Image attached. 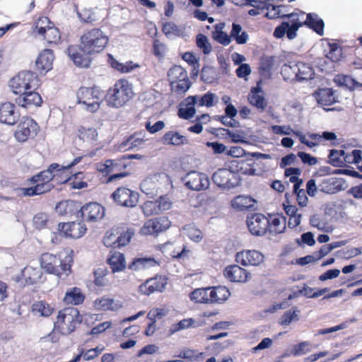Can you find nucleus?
Masks as SVG:
<instances>
[{"instance_id":"f257e3e1","label":"nucleus","mask_w":362,"mask_h":362,"mask_svg":"<svg viewBox=\"0 0 362 362\" xmlns=\"http://www.w3.org/2000/svg\"><path fill=\"white\" fill-rule=\"evenodd\" d=\"M108 42V36L100 28L87 29L81 35L78 45L68 47L67 54L76 66L87 68L91 64L90 57L101 53Z\"/></svg>"},{"instance_id":"f03ea898","label":"nucleus","mask_w":362,"mask_h":362,"mask_svg":"<svg viewBox=\"0 0 362 362\" xmlns=\"http://www.w3.org/2000/svg\"><path fill=\"white\" fill-rule=\"evenodd\" d=\"M57 167V165H49L47 169L30 177L28 179V182L32 186L20 188L21 194L25 197H33L50 192L54 187L52 183L54 175L51 173V170Z\"/></svg>"},{"instance_id":"7ed1b4c3","label":"nucleus","mask_w":362,"mask_h":362,"mask_svg":"<svg viewBox=\"0 0 362 362\" xmlns=\"http://www.w3.org/2000/svg\"><path fill=\"white\" fill-rule=\"evenodd\" d=\"M134 95L132 83L126 78H120L107 90L106 101L109 106L119 108L129 102Z\"/></svg>"},{"instance_id":"20e7f679","label":"nucleus","mask_w":362,"mask_h":362,"mask_svg":"<svg viewBox=\"0 0 362 362\" xmlns=\"http://www.w3.org/2000/svg\"><path fill=\"white\" fill-rule=\"evenodd\" d=\"M140 158L141 156L139 154L124 155L116 159H110L105 160L103 163H99L97 166V170L106 175H109L107 181V182H111L129 175V173L126 171L128 165L127 160L138 159Z\"/></svg>"},{"instance_id":"39448f33","label":"nucleus","mask_w":362,"mask_h":362,"mask_svg":"<svg viewBox=\"0 0 362 362\" xmlns=\"http://www.w3.org/2000/svg\"><path fill=\"white\" fill-rule=\"evenodd\" d=\"M74 251L71 250L62 259L59 257L44 253L40 258V265L42 269L49 274H54L61 277L64 274L67 276L71 272L74 261Z\"/></svg>"},{"instance_id":"423d86ee","label":"nucleus","mask_w":362,"mask_h":362,"mask_svg":"<svg viewBox=\"0 0 362 362\" xmlns=\"http://www.w3.org/2000/svg\"><path fill=\"white\" fill-rule=\"evenodd\" d=\"M305 13L304 11L295 9V11L290 13L287 18L289 22H282L275 28L274 36L276 38H281L286 34L288 39H294L297 36L298 30L303 25H305Z\"/></svg>"},{"instance_id":"0eeeda50","label":"nucleus","mask_w":362,"mask_h":362,"mask_svg":"<svg viewBox=\"0 0 362 362\" xmlns=\"http://www.w3.org/2000/svg\"><path fill=\"white\" fill-rule=\"evenodd\" d=\"M40 79L37 75L31 71H21L11 78L8 86L11 92L18 95L32 88H38Z\"/></svg>"},{"instance_id":"6e6552de","label":"nucleus","mask_w":362,"mask_h":362,"mask_svg":"<svg viewBox=\"0 0 362 362\" xmlns=\"http://www.w3.org/2000/svg\"><path fill=\"white\" fill-rule=\"evenodd\" d=\"M82 321V317L77 308L74 307L65 308L61 310L54 322V327L62 334L68 335L76 329L77 325Z\"/></svg>"},{"instance_id":"1a4fd4ad","label":"nucleus","mask_w":362,"mask_h":362,"mask_svg":"<svg viewBox=\"0 0 362 362\" xmlns=\"http://www.w3.org/2000/svg\"><path fill=\"white\" fill-rule=\"evenodd\" d=\"M103 91L97 86L81 87L76 92L78 103L86 106L90 112H96L100 106Z\"/></svg>"},{"instance_id":"9d476101","label":"nucleus","mask_w":362,"mask_h":362,"mask_svg":"<svg viewBox=\"0 0 362 362\" xmlns=\"http://www.w3.org/2000/svg\"><path fill=\"white\" fill-rule=\"evenodd\" d=\"M168 78L171 91L178 95L185 93L192 84L187 71L179 65H174L169 69Z\"/></svg>"},{"instance_id":"9b49d317","label":"nucleus","mask_w":362,"mask_h":362,"mask_svg":"<svg viewBox=\"0 0 362 362\" xmlns=\"http://www.w3.org/2000/svg\"><path fill=\"white\" fill-rule=\"evenodd\" d=\"M39 130L38 124L32 117L24 116L18 124L14 137L19 142H25L35 136Z\"/></svg>"},{"instance_id":"f8f14e48","label":"nucleus","mask_w":362,"mask_h":362,"mask_svg":"<svg viewBox=\"0 0 362 362\" xmlns=\"http://www.w3.org/2000/svg\"><path fill=\"white\" fill-rule=\"evenodd\" d=\"M118 205L125 207H134L139 202V194L125 187H118L111 195Z\"/></svg>"},{"instance_id":"ddd939ff","label":"nucleus","mask_w":362,"mask_h":362,"mask_svg":"<svg viewBox=\"0 0 362 362\" xmlns=\"http://www.w3.org/2000/svg\"><path fill=\"white\" fill-rule=\"evenodd\" d=\"M105 216V208L98 203L90 202L83 205L77 212V216L82 218V221L97 222Z\"/></svg>"},{"instance_id":"4468645a","label":"nucleus","mask_w":362,"mask_h":362,"mask_svg":"<svg viewBox=\"0 0 362 362\" xmlns=\"http://www.w3.org/2000/svg\"><path fill=\"white\" fill-rule=\"evenodd\" d=\"M182 181L188 189L194 191L205 190L210 184L206 174L194 170L187 173Z\"/></svg>"},{"instance_id":"2eb2a0df","label":"nucleus","mask_w":362,"mask_h":362,"mask_svg":"<svg viewBox=\"0 0 362 362\" xmlns=\"http://www.w3.org/2000/svg\"><path fill=\"white\" fill-rule=\"evenodd\" d=\"M37 90V88H32L18 95L15 99L16 104L25 109L40 107L43 100Z\"/></svg>"},{"instance_id":"dca6fc26","label":"nucleus","mask_w":362,"mask_h":362,"mask_svg":"<svg viewBox=\"0 0 362 362\" xmlns=\"http://www.w3.org/2000/svg\"><path fill=\"white\" fill-rule=\"evenodd\" d=\"M20 112L16 105L11 102L0 104V122L9 126L15 125L20 119Z\"/></svg>"},{"instance_id":"f3484780","label":"nucleus","mask_w":362,"mask_h":362,"mask_svg":"<svg viewBox=\"0 0 362 362\" xmlns=\"http://www.w3.org/2000/svg\"><path fill=\"white\" fill-rule=\"evenodd\" d=\"M145 134L143 132H134L129 136L119 141L117 148L119 151H127L130 150H139L145 143Z\"/></svg>"},{"instance_id":"a211bd4d","label":"nucleus","mask_w":362,"mask_h":362,"mask_svg":"<svg viewBox=\"0 0 362 362\" xmlns=\"http://www.w3.org/2000/svg\"><path fill=\"white\" fill-rule=\"evenodd\" d=\"M81 160V157H77L70 163L62 165L56 163H52L51 165H57V168L51 170V173L54 175V180H55L57 184H66L71 175V172L70 171L71 168L78 163Z\"/></svg>"},{"instance_id":"6ab92c4d","label":"nucleus","mask_w":362,"mask_h":362,"mask_svg":"<svg viewBox=\"0 0 362 362\" xmlns=\"http://www.w3.org/2000/svg\"><path fill=\"white\" fill-rule=\"evenodd\" d=\"M166 284L167 281L165 277L156 276L154 278L147 279L140 285L139 291L141 294L149 296L155 291H163Z\"/></svg>"},{"instance_id":"aec40b11","label":"nucleus","mask_w":362,"mask_h":362,"mask_svg":"<svg viewBox=\"0 0 362 362\" xmlns=\"http://www.w3.org/2000/svg\"><path fill=\"white\" fill-rule=\"evenodd\" d=\"M235 260L243 266H258L264 261V255L257 250H247L238 252Z\"/></svg>"},{"instance_id":"412c9836","label":"nucleus","mask_w":362,"mask_h":362,"mask_svg":"<svg viewBox=\"0 0 362 362\" xmlns=\"http://www.w3.org/2000/svg\"><path fill=\"white\" fill-rule=\"evenodd\" d=\"M225 276L233 282H246L250 278V273L237 264L228 266L224 269Z\"/></svg>"},{"instance_id":"4be33fe9","label":"nucleus","mask_w":362,"mask_h":362,"mask_svg":"<svg viewBox=\"0 0 362 362\" xmlns=\"http://www.w3.org/2000/svg\"><path fill=\"white\" fill-rule=\"evenodd\" d=\"M235 177L233 172L226 168H221L216 170L212 176L214 182L220 187L231 188L234 187L232 178Z\"/></svg>"},{"instance_id":"5701e85b","label":"nucleus","mask_w":362,"mask_h":362,"mask_svg":"<svg viewBox=\"0 0 362 362\" xmlns=\"http://www.w3.org/2000/svg\"><path fill=\"white\" fill-rule=\"evenodd\" d=\"M247 101L250 105L255 107L259 112L265 111L267 102L259 87H253L247 95Z\"/></svg>"},{"instance_id":"b1692460","label":"nucleus","mask_w":362,"mask_h":362,"mask_svg":"<svg viewBox=\"0 0 362 362\" xmlns=\"http://www.w3.org/2000/svg\"><path fill=\"white\" fill-rule=\"evenodd\" d=\"M54 59V52L52 49H44L36 60V69L40 73L47 72L52 69Z\"/></svg>"},{"instance_id":"393cba45","label":"nucleus","mask_w":362,"mask_h":362,"mask_svg":"<svg viewBox=\"0 0 362 362\" xmlns=\"http://www.w3.org/2000/svg\"><path fill=\"white\" fill-rule=\"evenodd\" d=\"M161 142L163 145L166 146H179L187 144L188 139L177 131L170 130L163 134L161 137Z\"/></svg>"},{"instance_id":"a878e982","label":"nucleus","mask_w":362,"mask_h":362,"mask_svg":"<svg viewBox=\"0 0 362 362\" xmlns=\"http://www.w3.org/2000/svg\"><path fill=\"white\" fill-rule=\"evenodd\" d=\"M314 96L317 103L322 107L330 106L337 102L332 88H320L314 93Z\"/></svg>"},{"instance_id":"bb28decb","label":"nucleus","mask_w":362,"mask_h":362,"mask_svg":"<svg viewBox=\"0 0 362 362\" xmlns=\"http://www.w3.org/2000/svg\"><path fill=\"white\" fill-rule=\"evenodd\" d=\"M257 201L250 196L238 195L231 201V206L238 211H243L255 208Z\"/></svg>"},{"instance_id":"cd10ccee","label":"nucleus","mask_w":362,"mask_h":362,"mask_svg":"<svg viewBox=\"0 0 362 362\" xmlns=\"http://www.w3.org/2000/svg\"><path fill=\"white\" fill-rule=\"evenodd\" d=\"M196 100V97L191 95L185 98L183 103L185 107H181L177 112V115L180 118L184 119H189L194 116L196 113V110L194 107V105L197 103Z\"/></svg>"},{"instance_id":"c85d7f7f","label":"nucleus","mask_w":362,"mask_h":362,"mask_svg":"<svg viewBox=\"0 0 362 362\" xmlns=\"http://www.w3.org/2000/svg\"><path fill=\"white\" fill-rule=\"evenodd\" d=\"M304 24L320 36L324 35L325 23L323 20L320 18L317 14L314 13H308Z\"/></svg>"},{"instance_id":"c756f323","label":"nucleus","mask_w":362,"mask_h":362,"mask_svg":"<svg viewBox=\"0 0 362 362\" xmlns=\"http://www.w3.org/2000/svg\"><path fill=\"white\" fill-rule=\"evenodd\" d=\"M107 62L112 69L122 74L129 73L139 67L138 64L134 63L132 61H128L125 63H120L112 54H108Z\"/></svg>"},{"instance_id":"7c9ffc66","label":"nucleus","mask_w":362,"mask_h":362,"mask_svg":"<svg viewBox=\"0 0 362 362\" xmlns=\"http://www.w3.org/2000/svg\"><path fill=\"white\" fill-rule=\"evenodd\" d=\"M230 295L229 290L225 286L210 287L209 293L210 303H221L226 300Z\"/></svg>"},{"instance_id":"2f4dec72","label":"nucleus","mask_w":362,"mask_h":362,"mask_svg":"<svg viewBox=\"0 0 362 362\" xmlns=\"http://www.w3.org/2000/svg\"><path fill=\"white\" fill-rule=\"evenodd\" d=\"M76 135L85 142L93 143L97 140L98 134L95 127L83 124L78 127Z\"/></svg>"},{"instance_id":"473e14b6","label":"nucleus","mask_w":362,"mask_h":362,"mask_svg":"<svg viewBox=\"0 0 362 362\" xmlns=\"http://www.w3.org/2000/svg\"><path fill=\"white\" fill-rule=\"evenodd\" d=\"M94 306L98 310L117 311L122 308V304L113 298L101 297L95 300Z\"/></svg>"},{"instance_id":"72a5a7b5","label":"nucleus","mask_w":362,"mask_h":362,"mask_svg":"<svg viewBox=\"0 0 362 362\" xmlns=\"http://www.w3.org/2000/svg\"><path fill=\"white\" fill-rule=\"evenodd\" d=\"M85 296L83 294L81 288L73 287L69 288L64 298V301L66 304L79 305L83 302Z\"/></svg>"},{"instance_id":"f704fd0d","label":"nucleus","mask_w":362,"mask_h":362,"mask_svg":"<svg viewBox=\"0 0 362 362\" xmlns=\"http://www.w3.org/2000/svg\"><path fill=\"white\" fill-rule=\"evenodd\" d=\"M54 23L47 16H40L34 22L33 32L41 37L52 25Z\"/></svg>"},{"instance_id":"c9c22d12","label":"nucleus","mask_w":362,"mask_h":362,"mask_svg":"<svg viewBox=\"0 0 362 362\" xmlns=\"http://www.w3.org/2000/svg\"><path fill=\"white\" fill-rule=\"evenodd\" d=\"M225 24L220 23L216 24L214 30L212 32V37L218 43L223 45H228L230 42V37L226 32L223 31Z\"/></svg>"},{"instance_id":"e433bc0d","label":"nucleus","mask_w":362,"mask_h":362,"mask_svg":"<svg viewBox=\"0 0 362 362\" xmlns=\"http://www.w3.org/2000/svg\"><path fill=\"white\" fill-rule=\"evenodd\" d=\"M40 37L49 45H57L61 41V33L54 23Z\"/></svg>"},{"instance_id":"4c0bfd02","label":"nucleus","mask_w":362,"mask_h":362,"mask_svg":"<svg viewBox=\"0 0 362 362\" xmlns=\"http://www.w3.org/2000/svg\"><path fill=\"white\" fill-rule=\"evenodd\" d=\"M21 274L28 284H34L40 279L42 272L39 269L26 267L22 270Z\"/></svg>"},{"instance_id":"58836bf2","label":"nucleus","mask_w":362,"mask_h":362,"mask_svg":"<svg viewBox=\"0 0 362 362\" xmlns=\"http://www.w3.org/2000/svg\"><path fill=\"white\" fill-rule=\"evenodd\" d=\"M334 81L339 86H345L350 90H354V88L362 86L351 76L344 74L336 75Z\"/></svg>"},{"instance_id":"ea45409f","label":"nucleus","mask_w":362,"mask_h":362,"mask_svg":"<svg viewBox=\"0 0 362 362\" xmlns=\"http://www.w3.org/2000/svg\"><path fill=\"white\" fill-rule=\"evenodd\" d=\"M84 174L82 172H78L71 174L66 185L71 189H83L88 187V183L84 181Z\"/></svg>"},{"instance_id":"a19ab883","label":"nucleus","mask_w":362,"mask_h":362,"mask_svg":"<svg viewBox=\"0 0 362 362\" xmlns=\"http://www.w3.org/2000/svg\"><path fill=\"white\" fill-rule=\"evenodd\" d=\"M230 37L235 39L238 45H243L247 42L248 35L245 31L242 32V27L240 24L233 23Z\"/></svg>"},{"instance_id":"79ce46f5","label":"nucleus","mask_w":362,"mask_h":362,"mask_svg":"<svg viewBox=\"0 0 362 362\" xmlns=\"http://www.w3.org/2000/svg\"><path fill=\"white\" fill-rule=\"evenodd\" d=\"M210 287L195 289L190 293V299L195 303H209Z\"/></svg>"},{"instance_id":"37998d69","label":"nucleus","mask_w":362,"mask_h":362,"mask_svg":"<svg viewBox=\"0 0 362 362\" xmlns=\"http://www.w3.org/2000/svg\"><path fill=\"white\" fill-rule=\"evenodd\" d=\"M61 235L65 238L77 239L82 237L87 230V228H58Z\"/></svg>"},{"instance_id":"c03bdc74","label":"nucleus","mask_w":362,"mask_h":362,"mask_svg":"<svg viewBox=\"0 0 362 362\" xmlns=\"http://www.w3.org/2000/svg\"><path fill=\"white\" fill-rule=\"evenodd\" d=\"M108 262L113 273L123 270L125 268V258L124 255L116 253L109 258Z\"/></svg>"},{"instance_id":"a18cd8bd","label":"nucleus","mask_w":362,"mask_h":362,"mask_svg":"<svg viewBox=\"0 0 362 362\" xmlns=\"http://www.w3.org/2000/svg\"><path fill=\"white\" fill-rule=\"evenodd\" d=\"M119 228H112L107 230L103 238V243L106 247H117L118 235Z\"/></svg>"},{"instance_id":"49530a36","label":"nucleus","mask_w":362,"mask_h":362,"mask_svg":"<svg viewBox=\"0 0 362 362\" xmlns=\"http://www.w3.org/2000/svg\"><path fill=\"white\" fill-rule=\"evenodd\" d=\"M250 233L252 235L262 236L267 234L273 235L282 233L286 228H248Z\"/></svg>"},{"instance_id":"de8ad7c7","label":"nucleus","mask_w":362,"mask_h":362,"mask_svg":"<svg viewBox=\"0 0 362 362\" xmlns=\"http://www.w3.org/2000/svg\"><path fill=\"white\" fill-rule=\"evenodd\" d=\"M156 264L153 258H137L129 264V269L139 270L146 267H152Z\"/></svg>"},{"instance_id":"09e8293b","label":"nucleus","mask_w":362,"mask_h":362,"mask_svg":"<svg viewBox=\"0 0 362 362\" xmlns=\"http://www.w3.org/2000/svg\"><path fill=\"white\" fill-rule=\"evenodd\" d=\"M247 226H267L268 225L267 217L260 213L252 214L247 217Z\"/></svg>"},{"instance_id":"8fccbe9b","label":"nucleus","mask_w":362,"mask_h":362,"mask_svg":"<svg viewBox=\"0 0 362 362\" xmlns=\"http://www.w3.org/2000/svg\"><path fill=\"white\" fill-rule=\"evenodd\" d=\"M329 51L327 57L333 62H339L342 57V49L337 43H328Z\"/></svg>"},{"instance_id":"3c124183","label":"nucleus","mask_w":362,"mask_h":362,"mask_svg":"<svg viewBox=\"0 0 362 362\" xmlns=\"http://www.w3.org/2000/svg\"><path fill=\"white\" fill-rule=\"evenodd\" d=\"M53 308L45 301H39L33 305V311L39 313L41 316L48 317L52 312Z\"/></svg>"},{"instance_id":"603ef678","label":"nucleus","mask_w":362,"mask_h":362,"mask_svg":"<svg viewBox=\"0 0 362 362\" xmlns=\"http://www.w3.org/2000/svg\"><path fill=\"white\" fill-rule=\"evenodd\" d=\"M197 98L196 105L199 107L206 106V107H212L214 105V100L216 98V95L214 93L211 92H207L204 95L202 96L194 95Z\"/></svg>"},{"instance_id":"864d4df0","label":"nucleus","mask_w":362,"mask_h":362,"mask_svg":"<svg viewBox=\"0 0 362 362\" xmlns=\"http://www.w3.org/2000/svg\"><path fill=\"white\" fill-rule=\"evenodd\" d=\"M297 71L295 72L296 77L300 80H307L310 78L312 69L305 63L299 62L296 65Z\"/></svg>"},{"instance_id":"5fc2aeb1","label":"nucleus","mask_w":362,"mask_h":362,"mask_svg":"<svg viewBox=\"0 0 362 362\" xmlns=\"http://www.w3.org/2000/svg\"><path fill=\"white\" fill-rule=\"evenodd\" d=\"M195 320L192 318H187L180 320L179 322L173 324L170 329L171 334L177 332L178 331L188 329L189 327H196L194 325Z\"/></svg>"},{"instance_id":"6e6d98bb","label":"nucleus","mask_w":362,"mask_h":362,"mask_svg":"<svg viewBox=\"0 0 362 362\" xmlns=\"http://www.w3.org/2000/svg\"><path fill=\"white\" fill-rule=\"evenodd\" d=\"M33 223L35 226H45L48 224L54 225L56 223L48 214L40 212L33 217Z\"/></svg>"},{"instance_id":"4d7b16f0","label":"nucleus","mask_w":362,"mask_h":362,"mask_svg":"<svg viewBox=\"0 0 362 362\" xmlns=\"http://www.w3.org/2000/svg\"><path fill=\"white\" fill-rule=\"evenodd\" d=\"M197 46L201 49L204 54H209L212 47L207 37L203 34H198L196 37Z\"/></svg>"},{"instance_id":"13d9d810","label":"nucleus","mask_w":362,"mask_h":362,"mask_svg":"<svg viewBox=\"0 0 362 362\" xmlns=\"http://www.w3.org/2000/svg\"><path fill=\"white\" fill-rule=\"evenodd\" d=\"M141 209L144 215L146 216H151L160 214L156 200L145 202L141 206Z\"/></svg>"},{"instance_id":"bf43d9fd","label":"nucleus","mask_w":362,"mask_h":362,"mask_svg":"<svg viewBox=\"0 0 362 362\" xmlns=\"http://www.w3.org/2000/svg\"><path fill=\"white\" fill-rule=\"evenodd\" d=\"M107 274V270L106 268L100 267L98 268L94 271V282L95 285L98 286H105L107 284V280L105 279V276Z\"/></svg>"},{"instance_id":"052dcab7","label":"nucleus","mask_w":362,"mask_h":362,"mask_svg":"<svg viewBox=\"0 0 362 362\" xmlns=\"http://www.w3.org/2000/svg\"><path fill=\"white\" fill-rule=\"evenodd\" d=\"M299 313L300 310L296 307L293 308V311L285 312L281 317V325H288L292 321H298Z\"/></svg>"},{"instance_id":"680f3d73","label":"nucleus","mask_w":362,"mask_h":362,"mask_svg":"<svg viewBox=\"0 0 362 362\" xmlns=\"http://www.w3.org/2000/svg\"><path fill=\"white\" fill-rule=\"evenodd\" d=\"M264 10H267L265 16L269 19H275L280 18V14L284 13V11H280L281 7L279 6L273 5L269 3V0L267 1V7Z\"/></svg>"},{"instance_id":"e2e57ef3","label":"nucleus","mask_w":362,"mask_h":362,"mask_svg":"<svg viewBox=\"0 0 362 362\" xmlns=\"http://www.w3.org/2000/svg\"><path fill=\"white\" fill-rule=\"evenodd\" d=\"M344 155H345V152L343 150H331L328 156L329 163L335 167L341 166V164L343 163L341 157H343Z\"/></svg>"},{"instance_id":"0e129e2a","label":"nucleus","mask_w":362,"mask_h":362,"mask_svg":"<svg viewBox=\"0 0 362 362\" xmlns=\"http://www.w3.org/2000/svg\"><path fill=\"white\" fill-rule=\"evenodd\" d=\"M186 235L194 242L199 243L203 238V233L199 228H183Z\"/></svg>"},{"instance_id":"69168bd1","label":"nucleus","mask_w":362,"mask_h":362,"mask_svg":"<svg viewBox=\"0 0 362 362\" xmlns=\"http://www.w3.org/2000/svg\"><path fill=\"white\" fill-rule=\"evenodd\" d=\"M268 225L267 226H279L281 224H286V217L280 214H269L267 217Z\"/></svg>"},{"instance_id":"338daca9","label":"nucleus","mask_w":362,"mask_h":362,"mask_svg":"<svg viewBox=\"0 0 362 362\" xmlns=\"http://www.w3.org/2000/svg\"><path fill=\"white\" fill-rule=\"evenodd\" d=\"M309 346L310 343L308 341L299 343L293 346V349L291 350V354L295 356L305 354L310 351Z\"/></svg>"},{"instance_id":"774afa93","label":"nucleus","mask_w":362,"mask_h":362,"mask_svg":"<svg viewBox=\"0 0 362 362\" xmlns=\"http://www.w3.org/2000/svg\"><path fill=\"white\" fill-rule=\"evenodd\" d=\"M133 234V231L129 228H128L126 232H122L119 230L117 240V247H121L127 245L129 243Z\"/></svg>"}]
</instances>
